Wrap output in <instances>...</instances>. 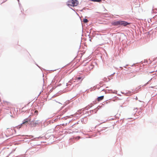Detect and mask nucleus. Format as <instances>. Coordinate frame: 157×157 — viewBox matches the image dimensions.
<instances>
[{
    "instance_id": "obj_2",
    "label": "nucleus",
    "mask_w": 157,
    "mask_h": 157,
    "mask_svg": "<svg viewBox=\"0 0 157 157\" xmlns=\"http://www.w3.org/2000/svg\"><path fill=\"white\" fill-rule=\"evenodd\" d=\"M120 26H125L126 25L130 24V23H128L125 21L120 20Z\"/></svg>"
},
{
    "instance_id": "obj_3",
    "label": "nucleus",
    "mask_w": 157,
    "mask_h": 157,
    "mask_svg": "<svg viewBox=\"0 0 157 157\" xmlns=\"http://www.w3.org/2000/svg\"><path fill=\"white\" fill-rule=\"evenodd\" d=\"M111 24L114 26H120V21L119 20L112 22Z\"/></svg>"
},
{
    "instance_id": "obj_11",
    "label": "nucleus",
    "mask_w": 157,
    "mask_h": 157,
    "mask_svg": "<svg viewBox=\"0 0 157 157\" xmlns=\"http://www.w3.org/2000/svg\"><path fill=\"white\" fill-rule=\"evenodd\" d=\"M151 88H154V87H153V86H151Z\"/></svg>"
},
{
    "instance_id": "obj_5",
    "label": "nucleus",
    "mask_w": 157,
    "mask_h": 157,
    "mask_svg": "<svg viewBox=\"0 0 157 157\" xmlns=\"http://www.w3.org/2000/svg\"><path fill=\"white\" fill-rule=\"evenodd\" d=\"M104 96H102L100 97H98L97 98V100L98 101H100L102 100H103L104 98Z\"/></svg>"
},
{
    "instance_id": "obj_4",
    "label": "nucleus",
    "mask_w": 157,
    "mask_h": 157,
    "mask_svg": "<svg viewBox=\"0 0 157 157\" xmlns=\"http://www.w3.org/2000/svg\"><path fill=\"white\" fill-rule=\"evenodd\" d=\"M38 124V121H32L30 123L31 125L33 127L36 126Z\"/></svg>"
},
{
    "instance_id": "obj_8",
    "label": "nucleus",
    "mask_w": 157,
    "mask_h": 157,
    "mask_svg": "<svg viewBox=\"0 0 157 157\" xmlns=\"http://www.w3.org/2000/svg\"><path fill=\"white\" fill-rule=\"evenodd\" d=\"M88 21L87 19H84L83 20V22L84 23H87Z\"/></svg>"
},
{
    "instance_id": "obj_9",
    "label": "nucleus",
    "mask_w": 157,
    "mask_h": 157,
    "mask_svg": "<svg viewBox=\"0 0 157 157\" xmlns=\"http://www.w3.org/2000/svg\"><path fill=\"white\" fill-rule=\"evenodd\" d=\"M37 115H38V111L37 110H36L35 111V112H34Z\"/></svg>"
},
{
    "instance_id": "obj_6",
    "label": "nucleus",
    "mask_w": 157,
    "mask_h": 157,
    "mask_svg": "<svg viewBox=\"0 0 157 157\" xmlns=\"http://www.w3.org/2000/svg\"><path fill=\"white\" fill-rule=\"evenodd\" d=\"M28 119L26 118L24 120L23 123L21 124H25L26 123L28 122Z\"/></svg>"
},
{
    "instance_id": "obj_13",
    "label": "nucleus",
    "mask_w": 157,
    "mask_h": 157,
    "mask_svg": "<svg viewBox=\"0 0 157 157\" xmlns=\"http://www.w3.org/2000/svg\"><path fill=\"white\" fill-rule=\"evenodd\" d=\"M156 86L157 87H156V88H157V86Z\"/></svg>"
},
{
    "instance_id": "obj_10",
    "label": "nucleus",
    "mask_w": 157,
    "mask_h": 157,
    "mask_svg": "<svg viewBox=\"0 0 157 157\" xmlns=\"http://www.w3.org/2000/svg\"><path fill=\"white\" fill-rule=\"evenodd\" d=\"M81 79V77H78L77 78V79L78 80H80Z\"/></svg>"
},
{
    "instance_id": "obj_1",
    "label": "nucleus",
    "mask_w": 157,
    "mask_h": 157,
    "mask_svg": "<svg viewBox=\"0 0 157 157\" xmlns=\"http://www.w3.org/2000/svg\"><path fill=\"white\" fill-rule=\"evenodd\" d=\"M78 4V2L77 0H69L67 2L68 6H76Z\"/></svg>"
},
{
    "instance_id": "obj_7",
    "label": "nucleus",
    "mask_w": 157,
    "mask_h": 157,
    "mask_svg": "<svg viewBox=\"0 0 157 157\" xmlns=\"http://www.w3.org/2000/svg\"><path fill=\"white\" fill-rule=\"evenodd\" d=\"M92 1L94 2H100L101 1V0H92Z\"/></svg>"
},
{
    "instance_id": "obj_12",
    "label": "nucleus",
    "mask_w": 157,
    "mask_h": 157,
    "mask_svg": "<svg viewBox=\"0 0 157 157\" xmlns=\"http://www.w3.org/2000/svg\"><path fill=\"white\" fill-rule=\"evenodd\" d=\"M82 79L81 80V82L82 80Z\"/></svg>"
}]
</instances>
